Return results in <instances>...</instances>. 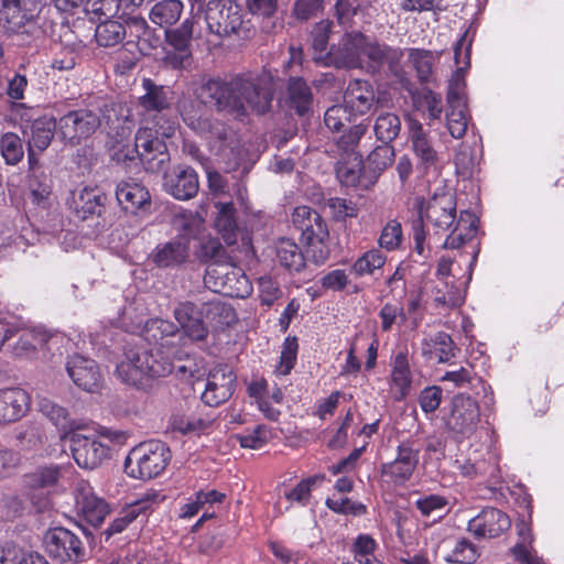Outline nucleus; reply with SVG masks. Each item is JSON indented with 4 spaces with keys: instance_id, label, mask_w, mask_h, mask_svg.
Instances as JSON below:
<instances>
[{
    "instance_id": "obj_1",
    "label": "nucleus",
    "mask_w": 564,
    "mask_h": 564,
    "mask_svg": "<svg viewBox=\"0 0 564 564\" xmlns=\"http://www.w3.org/2000/svg\"><path fill=\"white\" fill-rule=\"evenodd\" d=\"M195 95L197 99L182 98L177 102L184 123L204 138L229 169H234L241 156L237 134L226 123L214 119L205 104L208 99L217 111L227 112L237 118V110L242 109V106L237 102L234 94L232 78L229 82L208 78L195 90Z\"/></svg>"
},
{
    "instance_id": "obj_2",
    "label": "nucleus",
    "mask_w": 564,
    "mask_h": 564,
    "mask_svg": "<svg viewBox=\"0 0 564 564\" xmlns=\"http://www.w3.org/2000/svg\"><path fill=\"white\" fill-rule=\"evenodd\" d=\"M419 218L432 227L433 236L447 235L442 248L458 249L477 232L478 220L470 212L464 210L457 218L456 198L449 192L434 193L425 203L420 200L417 205Z\"/></svg>"
},
{
    "instance_id": "obj_3",
    "label": "nucleus",
    "mask_w": 564,
    "mask_h": 564,
    "mask_svg": "<svg viewBox=\"0 0 564 564\" xmlns=\"http://www.w3.org/2000/svg\"><path fill=\"white\" fill-rule=\"evenodd\" d=\"M174 366L169 357L159 348L147 350L130 348L124 358L117 365L118 378L139 389H147L150 380L170 375Z\"/></svg>"
},
{
    "instance_id": "obj_4",
    "label": "nucleus",
    "mask_w": 564,
    "mask_h": 564,
    "mask_svg": "<svg viewBox=\"0 0 564 564\" xmlns=\"http://www.w3.org/2000/svg\"><path fill=\"white\" fill-rule=\"evenodd\" d=\"M165 123H141L133 147L121 145L119 141L117 142L115 145L117 160L132 161L135 156L148 163L156 160V167L161 169L169 161L167 148L162 137H170L174 131L172 121L165 120Z\"/></svg>"
},
{
    "instance_id": "obj_5",
    "label": "nucleus",
    "mask_w": 564,
    "mask_h": 564,
    "mask_svg": "<svg viewBox=\"0 0 564 564\" xmlns=\"http://www.w3.org/2000/svg\"><path fill=\"white\" fill-rule=\"evenodd\" d=\"M234 94L242 109L237 110V118L250 113L263 115L271 108L273 84L269 75L261 73H243L232 77Z\"/></svg>"
},
{
    "instance_id": "obj_6",
    "label": "nucleus",
    "mask_w": 564,
    "mask_h": 564,
    "mask_svg": "<svg viewBox=\"0 0 564 564\" xmlns=\"http://www.w3.org/2000/svg\"><path fill=\"white\" fill-rule=\"evenodd\" d=\"M171 459L169 447L160 441L135 446L124 462L126 473L135 479L149 480L159 476Z\"/></svg>"
},
{
    "instance_id": "obj_7",
    "label": "nucleus",
    "mask_w": 564,
    "mask_h": 564,
    "mask_svg": "<svg viewBox=\"0 0 564 564\" xmlns=\"http://www.w3.org/2000/svg\"><path fill=\"white\" fill-rule=\"evenodd\" d=\"M242 17L241 7L231 0H209L204 9L207 33H210L217 43L240 30Z\"/></svg>"
},
{
    "instance_id": "obj_8",
    "label": "nucleus",
    "mask_w": 564,
    "mask_h": 564,
    "mask_svg": "<svg viewBox=\"0 0 564 564\" xmlns=\"http://www.w3.org/2000/svg\"><path fill=\"white\" fill-rule=\"evenodd\" d=\"M365 34L346 33L337 45H333L325 55H315L313 59L322 66L336 68H358L362 66V45Z\"/></svg>"
},
{
    "instance_id": "obj_9",
    "label": "nucleus",
    "mask_w": 564,
    "mask_h": 564,
    "mask_svg": "<svg viewBox=\"0 0 564 564\" xmlns=\"http://www.w3.org/2000/svg\"><path fill=\"white\" fill-rule=\"evenodd\" d=\"M46 553L59 563H80L85 560L86 550L82 539L68 529L56 527L47 530L44 535Z\"/></svg>"
},
{
    "instance_id": "obj_10",
    "label": "nucleus",
    "mask_w": 564,
    "mask_h": 564,
    "mask_svg": "<svg viewBox=\"0 0 564 564\" xmlns=\"http://www.w3.org/2000/svg\"><path fill=\"white\" fill-rule=\"evenodd\" d=\"M479 421L480 410L476 400L464 393L453 398L445 425L456 438H469L476 432Z\"/></svg>"
},
{
    "instance_id": "obj_11",
    "label": "nucleus",
    "mask_w": 564,
    "mask_h": 564,
    "mask_svg": "<svg viewBox=\"0 0 564 564\" xmlns=\"http://www.w3.org/2000/svg\"><path fill=\"white\" fill-rule=\"evenodd\" d=\"M57 134L73 145L93 135L101 124L100 116L91 109L68 111L57 121Z\"/></svg>"
},
{
    "instance_id": "obj_12",
    "label": "nucleus",
    "mask_w": 564,
    "mask_h": 564,
    "mask_svg": "<svg viewBox=\"0 0 564 564\" xmlns=\"http://www.w3.org/2000/svg\"><path fill=\"white\" fill-rule=\"evenodd\" d=\"M142 87L145 94L139 97V105L142 108L141 123L166 124L169 120L163 115L171 106L170 90L164 86L155 85L150 78H144Z\"/></svg>"
},
{
    "instance_id": "obj_13",
    "label": "nucleus",
    "mask_w": 564,
    "mask_h": 564,
    "mask_svg": "<svg viewBox=\"0 0 564 564\" xmlns=\"http://www.w3.org/2000/svg\"><path fill=\"white\" fill-rule=\"evenodd\" d=\"M72 455L82 468L94 469L101 464L108 455V447L91 434L74 431L68 435Z\"/></svg>"
},
{
    "instance_id": "obj_14",
    "label": "nucleus",
    "mask_w": 564,
    "mask_h": 564,
    "mask_svg": "<svg viewBox=\"0 0 564 564\" xmlns=\"http://www.w3.org/2000/svg\"><path fill=\"white\" fill-rule=\"evenodd\" d=\"M236 375L226 365L214 367L207 376L202 401L208 406H218L228 401L236 388Z\"/></svg>"
},
{
    "instance_id": "obj_15",
    "label": "nucleus",
    "mask_w": 564,
    "mask_h": 564,
    "mask_svg": "<svg viewBox=\"0 0 564 564\" xmlns=\"http://www.w3.org/2000/svg\"><path fill=\"white\" fill-rule=\"evenodd\" d=\"M214 280V291L234 297H246L251 292L248 278L239 269L228 265L209 268L205 278L206 283Z\"/></svg>"
},
{
    "instance_id": "obj_16",
    "label": "nucleus",
    "mask_w": 564,
    "mask_h": 564,
    "mask_svg": "<svg viewBox=\"0 0 564 564\" xmlns=\"http://www.w3.org/2000/svg\"><path fill=\"white\" fill-rule=\"evenodd\" d=\"M66 371L74 383L87 391L97 392L102 384V376L95 360L80 355L72 356L66 364Z\"/></svg>"
},
{
    "instance_id": "obj_17",
    "label": "nucleus",
    "mask_w": 564,
    "mask_h": 564,
    "mask_svg": "<svg viewBox=\"0 0 564 564\" xmlns=\"http://www.w3.org/2000/svg\"><path fill=\"white\" fill-rule=\"evenodd\" d=\"M511 525L509 517L496 508H485L468 521L467 529L477 538H496Z\"/></svg>"
},
{
    "instance_id": "obj_18",
    "label": "nucleus",
    "mask_w": 564,
    "mask_h": 564,
    "mask_svg": "<svg viewBox=\"0 0 564 564\" xmlns=\"http://www.w3.org/2000/svg\"><path fill=\"white\" fill-rule=\"evenodd\" d=\"M419 463V449L413 448L406 443L398 446V455L394 460L383 464L382 475L388 477L397 485L408 481Z\"/></svg>"
},
{
    "instance_id": "obj_19",
    "label": "nucleus",
    "mask_w": 564,
    "mask_h": 564,
    "mask_svg": "<svg viewBox=\"0 0 564 564\" xmlns=\"http://www.w3.org/2000/svg\"><path fill=\"white\" fill-rule=\"evenodd\" d=\"M76 508L83 518L94 527L100 525L109 513L108 503L98 497L88 484L78 487Z\"/></svg>"
},
{
    "instance_id": "obj_20",
    "label": "nucleus",
    "mask_w": 564,
    "mask_h": 564,
    "mask_svg": "<svg viewBox=\"0 0 564 564\" xmlns=\"http://www.w3.org/2000/svg\"><path fill=\"white\" fill-rule=\"evenodd\" d=\"M163 186L174 198L188 200L198 192V176L192 167L176 169L164 175Z\"/></svg>"
},
{
    "instance_id": "obj_21",
    "label": "nucleus",
    "mask_w": 564,
    "mask_h": 564,
    "mask_svg": "<svg viewBox=\"0 0 564 564\" xmlns=\"http://www.w3.org/2000/svg\"><path fill=\"white\" fill-rule=\"evenodd\" d=\"M30 395L21 388L0 389V424L14 423L30 409Z\"/></svg>"
},
{
    "instance_id": "obj_22",
    "label": "nucleus",
    "mask_w": 564,
    "mask_h": 564,
    "mask_svg": "<svg viewBox=\"0 0 564 564\" xmlns=\"http://www.w3.org/2000/svg\"><path fill=\"white\" fill-rule=\"evenodd\" d=\"M376 101L375 89L367 80H351L344 94V104L354 117L371 111Z\"/></svg>"
},
{
    "instance_id": "obj_23",
    "label": "nucleus",
    "mask_w": 564,
    "mask_h": 564,
    "mask_svg": "<svg viewBox=\"0 0 564 564\" xmlns=\"http://www.w3.org/2000/svg\"><path fill=\"white\" fill-rule=\"evenodd\" d=\"M408 130L412 150L420 160V163L425 169L435 166L438 162V154L432 144L429 132L423 128V124L416 119L409 117Z\"/></svg>"
},
{
    "instance_id": "obj_24",
    "label": "nucleus",
    "mask_w": 564,
    "mask_h": 564,
    "mask_svg": "<svg viewBox=\"0 0 564 564\" xmlns=\"http://www.w3.org/2000/svg\"><path fill=\"white\" fill-rule=\"evenodd\" d=\"M412 372L408 349H401L391 360L390 390L395 401L404 400L411 390Z\"/></svg>"
},
{
    "instance_id": "obj_25",
    "label": "nucleus",
    "mask_w": 564,
    "mask_h": 564,
    "mask_svg": "<svg viewBox=\"0 0 564 564\" xmlns=\"http://www.w3.org/2000/svg\"><path fill=\"white\" fill-rule=\"evenodd\" d=\"M105 196L96 188L84 186L72 192L68 206L74 214L85 220L90 216L100 215L104 210Z\"/></svg>"
},
{
    "instance_id": "obj_26",
    "label": "nucleus",
    "mask_w": 564,
    "mask_h": 564,
    "mask_svg": "<svg viewBox=\"0 0 564 564\" xmlns=\"http://www.w3.org/2000/svg\"><path fill=\"white\" fill-rule=\"evenodd\" d=\"M292 221L310 242H322L328 230L319 214L308 206H297L292 213Z\"/></svg>"
},
{
    "instance_id": "obj_27",
    "label": "nucleus",
    "mask_w": 564,
    "mask_h": 564,
    "mask_svg": "<svg viewBox=\"0 0 564 564\" xmlns=\"http://www.w3.org/2000/svg\"><path fill=\"white\" fill-rule=\"evenodd\" d=\"M174 317L191 339L204 340L206 338L208 329L203 321V313L195 304L180 303L174 310Z\"/></svg>"
},
{
    "instance_id": "obj_28",
    "label": "nucleus",
    "mask_w": 564,
    "mask_h": 564,
    "mask_svg": "<svg viewBox=\"0 0 564 564\" xmlns=\"http://www.w3.org/2000/svg\"><path fill=\"white\" fill-rule=\"evenodd\" d=\"M116 198L123 210L131 213L150 205L149 191L133 180L121 181L117 184Z\"/></svg>"
},
{
    "instance_id": "obj_29",
    "label": "nucleus",
    "mask_w": 564,
    "mask_h": 564,
    "mask_svg": "<svg viewBox=\"0 0 564 564\" xmlns=\"http://www.w3.org/2000/svg\"><path fill=\"white\" fill-rule=\"evenodd\" d=\"M455 350L452 337L444 332L425 336L421 343V354L426 360L448 362L455 357Z\"/></svg>"
},
{
    "instance_id": "obj_30",
    "label": "nucleus",
    "mask_w": 564,
    "mask_h": 564,
    "mask_svg": "<svg viewBox=\"0 0 564 564\" xmlns=\"http://www.w3.org/2000/svg\"><path fill=\"white\" fill-rule=\"evenodd\" d=\"M188 256V245L184 239H175L159 245L151 253L152 261L160 268L183 263Z\"/></svg>"
},
{
    "instance_id": "obj_31",
    "label": "nucleus",
    "mask_w": 564,
    "mask_h": 564,
    "mask_svg": "<svg viewBox=\"0 0 564 564\" xmlns=\"http://www.w3.org/2000/svg\"><path fill=\"white\" fill-rule=\"evenodd\" d=\"M217 216L215 227L228 246L237 242L238 226L236 221V208L232 202H216Z\"/></svg>"
},
{
    "instance_id": "obj_32",
    "label": "nucleus",
    "mask_w": 564,
    "mask_h": 564,
    "mask_svg": "<svg viewBox=\"0 0 564 564\" xmlns=\"http://www.w3.org/2000/svg\"><path fill=\"white\" fill-rule=\"evenodd\" d=\"M276 261L289 271L300 272L305 267L301 248L290 238H280L273 246Z\"/></svg>"
},
{
    "instance_id": "obj_33",
    "label": "nucleus",
    "mask_w": 564,
    "mask_h": 564,
    "mask_svg": "<svg viewBox=\"0 0 564 564\" xmlns=\"http://www.w3.org/2000/svg\"><path fill=\"white\" fill-rule=\"evenodd\" d=\"M440 52H432L423 48H408L406 61L409 65L416 72V76L421 83H430L433 77V68L440 59Z\"/></svg>"
},
{
    "instance_id": "obj_34",
    "label": "nucleus",
    "mask_w": 564,
    "mask_h": 564,
    "mask_svg": "<svg viewBox=\"0 0 564 564\" xmlns=\"http://www.w3.org/2000/svg\"><path fill=\"white\" fill-rule=\"evenodd\" d=\"M26 187L33 204L41 208L51 205L52 184L44 170H34L26 176Z\"/></svg>"
},
{
    "instance_id": "obj_35",
    "label": "nucleus",
    "mask_w": 564,
    "mask_h": 564,
    "mask_svg": "<svg viewBox=\"0 0 564 564\" xmlns=\"http://www.w3.org/2000/svg\"><path fill=\"white\" fill-rule=\"evenodd\" d=\"M442 546H451L444 554V561L449 564H474L480 556L478 547L467 539L444 541Z\"/></svg>"
},
{
    "instance_id": "obj_36",
    "label": "nucleus",
    "mask_w": 564,
    "mask_h": 564,
    "mask_svg": "<svg viewBox=\"0 0 564 564\" xmlns=\"http://www.w3.org/2000/svg\"><path fill=\"white\" fill-rule=\"evenodd\" d=\"M183 9L181 0H162L152 7L149 17L161 28L171 26L180 20Z\"/></svg>"
},
{
    "instance_id": "obj_37",
    "label": "nucleus",
    "mask_w": 564,
    "mask_h": 564,
    "mask_svg": "<svg viewBox=\"0 0 564 564\" xmlns=\"http://www.w3.org/2000/svg\"><path fill=\"white\" fill-rule=\"evenodd\" d=\"M288 94L291 107L299 115L303 116L311 110L313 95L304 79L299 77L291 78L288 85Z\"/></svg>"
},
{
    "instance_id": "obj_38",
    "label": "nucleus",
    "mask_w": 564,
    "mask_h": 564,
    "mask_svg": "<svg viewBox=\"0 0 564 564\" xmlns=\"http://www.w3.org/2000/svg\"><path fill=\"white\" fill-rule=\"evenodd\" d=\"M57 121L54 118L43 117L35 120L31 126V137L28 145L36 148L37 152L44 151L54 137V130L57 131Z\"/></svg>"
},
{
    "instance_id": "obj_39",
    "label": "nucleus",
    "mask_w": 564,
    "mask_h": 564,
    "mask_svg": "<svg viewBox=\"0 0 564 564\" xmlns=\"http://www.w3.org/2000/svg\"><path fill=\"white\" fill-rule=\"evenodd\" d=\"M445 117L449 134L455 139L463 138L467 131L469 121L467 104L447 102Z\"/></svg>"
},
{
    "instance_id": "obj_40",
    "label": "nucleus",
    "mask_w": 564,
    "mask_h": 564,
    "mask_svg": "<svg viewBox=\"0 0 564 564\" xmlns=\"http://www.w3.org/2000/svg\"><path fill=\"white\" fill-rule=\"evenodd\" d=\"M213 420L196 414H174L170 420V427L181 434L202 433L210 427Z\"/></svg>"
},
{
    "instance_id": "obj_41",
    "label": "nucleus",
    "mask_w": 564,
    "mask_h": 564,
    "mask_svg": "<svg viewBox=\"0 0 564 564\" xmlns=\"http://www.w3.org/2000/svg\"><path fill=\"white\" fill-rule=\"evenodd\" d=\"M401 130V120L393 112H381L377 116L373 131L379 141L390 143L398 138Z\"/></svg>"
},
{
    "instance_id": "obj_42",
    "label": "nucleus",
    "mask_w": 564,
    "mask_h": 564,
    "mask_svg": "<svg viewBox=\"0 0 564 564\" xmlns=\"http://www.w3.org/2000/svg\"><path fill=\"white\" fill-rule=\"evenodd\" d=\"M39 411L46 416L58 430H73L74 425L68 411L47 398H39Z\"/></svg>"
},
{
    "instance_id": "obj_43",
    "label": "nucleus",
    "mask_w": 564,
    "mask_h": 564,
    "mask_svg": "<svg viewBox=\"0 0 564 564\" xmlns=\"http://www.w3.org/2000/svg\"><path fill=\"white\" fill-rule=\"evenodd\" d=\"M398 52L387 45H381L372 42L365 35V43L362 45V56L368 58V70L377 72L384 61L398 57Z\"/></svg>"
},
{
    "instance_id": "obj_44",
    "label": "nucleus",
    "mask_w": 564,
    "mask_h": 564,
    "mask_svg": "<svg viewBox=\"0 0 564 564\" xmlns=\"http://www.w3.org/2000/svg\"><path fill=\"white\" fill-rule=\"evenodd\" d=\"M127 35L124 24L116 20H107L96 28L95 37L100 46H115Z\"/></svg>"
},
{
    "instance_id": "obj_45",
    "label": "nucleus",
    "mask_w": 564,
    "mask_h": 564,
    "mask_svg": "<svg viewBox=\"0 0 564 564\" xmlns=\"http://www.w3.org/2000/svg\"><path fill=\"white\" fill-rule=\"evenodd\" d=\"M362 172V160L360 154H354L348 160L339 161L336 175L345 186L355 187L359 184Z\"/></svg>"
},
{
    "instance_id": "obj_46",
    "label": "nucleus",
    "mask_w": 564,
    "mask_h": 564,
    "mask_svg": "<svg viewBox=\"0 0 564 564\" xmlns=\"http://www.w3.org/2000/svg\"><path fill=\"white\" fill-rule=\"evenodd\" d=\"M47 339L48 335L44 330H24L21 333L18 341L12 347V352L17 357L30 356L35 351L37 346H43Z\"/></svg>"
},
{
    "instance_id": "obj_47",
    "label": "nucleus",
    "mask_w": 564,
    "mask_h": 564,
    "mask_svg": "<svg viewBox=\"0 0 564 564\" xmlns=\"http://www.w3.org/2000/svg\"><path fill=\"white\" fill-rule=\"evenodd\" d=\"M465 301V290L462 284H455L453 281L446 280L444 288L436 289L434 302L437 306L444 308H455L463 305Z\"/></svg>"
},
{
    "instance_id": "obj_48",
    "label": "nucleus",
    "mask_w": 564,
    "mask_h": 564,
    "mask_svg": "<svg viewBox=\"0 0 564 564\" xmlns=\"http://www.w3.org/2000/svg\"><path fill=\"white\" fill-rule=\"evenodd\" d=\"M386 260V256L379 249H371L355 261L351 271L358 276L373 274L384 265Z\"/></svg>"
},
{
    "instance_id": "obj_49",
    "label": "nucleus",
    "mask_w": 564,
    "mask_h": 564,
    "mask_svg": "<svg viewBox=\"0 0 564 564\" xmlns=\"http://www.w3.org/2000/svg\"><path fill=\"white\" fill-rule=\"evenodd\" d=\"M0 152L7 164H18L24 155L20 137L13 132H7L0 138Z\"/></svg>"
},
{
    "instance_id": "obj_50",
    "label": "nucleus",
    "mask_w": 564,
    "mask_h": 564,
    "mask_svg": "<svg viewBox=\"0 0 564 564\" xmlns=\"http://www.w3.org/2000/svg\"><path fill=\"white\" fill-rule=\"evenodd\" d=\"M147 502L138 501L123 509L119 516L111 522L110 527L105 531L107 538L112 534L122 532L131 522H133L141 513L145 512Z\"/></svg>"
},
{
    "instance_id": "obj_51",
    "label": "nucleus",
    "mask_w": 564,
    "mask_h": 564,
    "mask_svg": "<svg viewBox=\"0 0 564 564\" xmlns=\"http://www.w3.org/2000/svg\"><path fill=\"white\" fill-rule=\"evenodd\" d=\"M37 553H26L14 544H7L0 553V564H45Z\"/></svg>"
},
{
    "instance_id": "obj_52",
    "label": "nucleus",
    "mask_w": 564,
    "mask_h": 564,
    "mask_svg": "<svg viewBox=\"0 0 564 564\" xmlns=\"http://www.w3.org/2000/svg\"><path fill=\"white\" fill-rule=\"evenodd\" d=\"M368 131V124L365 122H360L354 127H351L348 131H346L343 135L339 137L336 144L337 148L348 158L354 156V154H359L356 149L361 140V138Z\"/></svg>"
},
{
    "instance_id": "obj_53",
    "label": "nucleus",
    "mask_w": 564,
    "mask_h": 564,
    "mask_svg": "<svg viewBox=\"0 0 564 564\" xmlns=\"http://www.w3.org/2000/svg\"><path fill=\"white\" fill-rule=\"evenodd\" d=\"M403 239L401 223L397 219H390L381 230L379 246L388 251L398 249Z\"/></svg>"
},
{
    "instance_id": "obj_54",
    "label": "nucleus",
    "mask_w": 564,
    "mask_h": 564,
    "mask_svg": "<svg viewBox=\"0 0 564 564\" xmlns=\"http://www.w3.org/2000/svg\"><path fill=\"white\" fill-rule=\"evenodd\" d=\"M271 437L270 429L264 424L257 425L252 431L237 434L235 438L241 447L258 449L261 448Z\"/></svg>"
},
{
    "instance_id": "obj_55",
    "label": "nucleus",
    "mask_w": 564,
    "mask_h": 564,
    "mask_svg": "<svg viewBox=\"0 0 564 564\" xmlns=\"http://www.w3.org/2000/svg\"><path fill=\"white\" fill-rule=\"evenodd\" d=\"M394 159V150L389 143H383L371 151L367 158V165L373 172H382L390 166Z\"/></svg>"
},
{
    "instance_id": "obj_56",
    "label": "nucleus",
    "mask_w": 564,
    "mask_h": 564,
    "mask_svg": "<svg viewBox=\"0 0 564 564\" xmlns=\"http://www.w3.org/2000/svg\"><path fill=\"white\" fill-rule=\"evenodd\" d=\"M193 20H185L177 29L166 32L169 43L177 51L184 52L193 39Z\"/></svg>"
},
{
    "instance_id": "obj_57",
    "label": "nucleus",
    "mask_w": 564,
    "mask_h": 564,
    "mask_svg": "<svg viewBox=\"0 0 564 564\" xmlns=\"http://www.w3.org/2000/svg\"><path fill=\"white\" fill-rule=\"evenodd\" d=\"M518 534L520 536V542H518L513 549L512 553L518 562H525L530 560L531 554V543L533 541L532 531L528 523L524 521L517 524Z\"/></svg>"
},
{
    "instance_id": "obj_58",
    "label": "nucleus",
    "mask_w": 564,
    "mask_h": 564,
    "mask_svg": "<svg viewBox=\"0 0 564 564\" xmlns=\"http://www.w3.org/2000/svg\"><path fill=\"white\" fill-rule=\"evenodd\" d=\"M297 348L299 344L296 337L285 338L280 356V364L276 368L279 375H289L293 369L296 361Z\"/></svg>"
},
{
    "instance_id": "obj_59",
    "label": "nucleus",
    "mask_w": 564,
    "mask_h": 564,
    "mask_svg": "<svg viewBox=\"0 0 564 564\" xmlns=\"http://www.w3.org/2000/svg\"><path fill=\"white\" fill-rule=\"evenodd\" d=\"M351 117L354 116L345 104L334 105L325 111L324 122L329 130L339 131Z\"/></svg>"
},
{
    "instance_id": "obj_60",
    "label": "nucleus",
    "mask_w": 564,
    "mask_h": 564,
    "mask_svg": "<svg viewBox=\"0 0 564 564\" xmlns=\"http://www.w3.org/2000/svg\"><path fill=\"white\" fill-rule=\"evenodd\" d=\"M333 23L328 20H323L316 23L312 30V47L315 55H325V50L328 44L329 34L332 32Z\"/></svg>"
},
{
    "instance_id": "obj_61",
    "label": "nucleus",
    "mask_w": 564,
    "mask_h": 564,
    "mask_svg": "<svg viewBox=\"0 0 564 564\" xmlns=\"http://www.w3.org/2000/svg\"><path fill=\"white\" fill-rule=\"evenodd\" d=\"M327 206L336 220H345L346 218L357 217L358 215L357 205L345 198L332 197L328 199Z\"/></svg>"
},
{
    "instance_id": "obj_62",
    "label": "nucleus",
    "mask_w": 564,
    "mask_h": 564,
    "mask_svg": "<svg viewBox=\"0 0 564 564\" xmlns=\"http://www.w3.org/2000/svg\"><path fill=\"white\" fill-rule=\"evenodd\" d=\"M465 69L466 68L464 67H457L456 72L452 76L447 89V102H466V82L464 75Z\"/></svg>"
},
{
    "instance_id": "obj_63",
    "label": "nucleus",
    "mask_w": 564,
    "mask_h": 564,
    "mask_svg": "<svg viewBox=\"0 0 564 564\" xmlns=\"http://www.w3.org/2000/svg\"><path fill=\"white\" fill-rule=\"evenodd\" d=\"M176 332V326L165 319H151L145 324V336L148 339H153L158 343L159 339L173 336Z\"/></svg>"
},
{
    "instance_id": "obj_64",
    "label": "nucleus",
    "mask_w": 564,
    "mask_h": 564,
    "mask_svg": "<svg viewBox=\"0 0 564 564\" xmlns=\"http://www.w3.org/2000/svg\"><path fill=\"white\" fill-rule=\"evenodd\" d=\"M443 399V390L438 386L425 387L419 395V404L426 414L435 412Z\"/></svg>"
}]
</instances>
